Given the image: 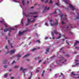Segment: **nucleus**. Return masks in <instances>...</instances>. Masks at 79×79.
I'll return each mask as SVG.
<instances>
[{
  "label": "nucleus",
  "mask_w": 79,
  "mask_h": 79,
  "mask_svg": "<svg viewBox=\"0 0 79 79\" xmlns=\"http://www.w3.org/2000/svg\"><path fill=\"white\" fill-rule=\"evenodd\" d=\"M57 56L59 58V60H56V63L58 64H60L61 63H62V64H65L66 61H67V60L66 59L64 58V57H63L62 56Z\"/></svg>",
  "instance_id": "1"
},
{
  "label": "nucleus",
  "mask_w": 79,
  "mask_h": 79,
  "mask_svg": "<svg viewBox=\"0 0 79 79\" xmlns=\"http://www.w3.org/2000/svg\"><path fill=\"white\" fill-rule=\"evenodd\" d=\"M71 76L72 77L74 78V79H76V78H79V76H79V74H75V73L74 72H72L71 73Z\"/></svg>",
  "instance_id": "2"
},
{
  "label": "nucleus",
  "mask_w": 79,
  "mask_h": 79,
  "mask_svg": "<svg viewBox=\"0 0 79 79\" xmlns=\"http://www.w3.org/2000/svg\"><path fill=\"white\" fill-rule=\"evenodd\" d=\"M66 15H64H64H60V18L61 19V20H63H63H66V21H67L68 20V19L67 18H66Z\"/></svg>",
  "instance_id": "3"
},
{
  "label": "nucleus",
  "mask_w": 79,
  "mask_h": 79,
  "mask_svg": "<svg viewBox=\"0 0 79 79\" xmlns=\"http://www.w3.org/2000/svg\"><path fill=\"white\" fill-rule=\"evenodd\" d=\"M35 21V19H27V23L26 24L27 25H28L29 24V23H33V22H34V21Z\"/></svg>",
  "instance_id": "4"
},
{
  "label": "nucleus",
  "mask_w": 79,
  "mask_h": 79,
  "mask_svg": "<svg viewBox=\"0 0 79 79\" xmlns=\"http://www.w3.org/2000/svg\"><path fill=\"white\" fill-rule=\"evenodd\" d=\"M58 19H55V21L56 23H54L53 24L51 23V26H56V25H58Z\"/></svg>",
  "instance_id": "5"
},
{
  "label": "nucleus",
  "mask_w": 79,
  "mask_h": 79,
  "mask_svg": "<svg viewBox=\"0 0 79 79\" xmlns=\"http://www.w3.org/2000/svg\"><path fill=\"white\" fill-rule=\"evenodd\" d=\"M15 52V51H14L13 50H11V51H8V52L6 53V54H7L8 53H10V54H13Z\"/></svg>",
  "instance_id": "6"
},
{
  "label": "nucleus",
  "mask_w": 79,
  "mask_h": 79,
  "mask_svg": "<svg viewBox=\"0 0 79 79\" xmlns=\"http://www.w3.org/2000/svg\"><path fill=\"white\" fill-rule=\"evenodd\" d=\"M10 29H11L12 30H14V29L13 28H6L4 30V32H6V31H9L10 32H11V30H10Z\"/></svg>",
  "instance_id": "7"
},
{
  "label": "nucleus",
  "mask_w": 79,
  "mask_h": 79,
  "mask_svg": "<svg viewBox=\"0 0 79 79\" xmlns=\"http://www.w3.org/2000/svg\"><path fill=\"white\" fill-rule=\"evenodd\" d=\"M27 69H25L23 70V69L22 67H21L20 68V70L22 71L23 70V75L24 76H25V71H26V70H27Z\"/></svg>",
  "instance_id": "8"
},
{
  "label": "nucleus",
  "mask_w": 79,
  "mask_h": 79,
  "mask_svg": "<svg viewBox=\"0 0 79 79\" xmlns=\"http://www.w3.org/2000/svg\"><path fill=\"white\" fill-rule=\"evenodd\" d=\"M26 30H24L23 31H22L21 32H20V31L19 33V36H21V35H22L23 34V33L24 32H26Z\"/></svg>",
  "instance_id": "9"
},
{
  "label": "nucleus",
  "mask_w": 79,
  "mask_h": 79,
  "mask_svg": "<svg viewBox=\"0 0 79 79\" xmlns=\"http://www.w3.org/2000/svg\"><path fill=\"white\" fill-rule=\"evenodd\" d=\"M50 50V48H48L46 49V52H45V53L46 55H47V53L49 52V50Z\"/></svg>",
  "instance_id": "10"
},
{
  "label": "nucleus",
  "mask_w": 79,
  "mask_h": 79,
  "mask_svg": "<svg viewBox=\"0 0 79 79\" xmlns=\"http://www.w3.org/2000/svg\"><path fill=\"white\" fill-rule=\"evenodd\" d=\"M16 56V58H17V61L18 60H19V58L21 56V55L19 54H18L16 56Z\"/></svg>",
  "instance_id": "11"
},
{
  "label": "nucleus",
  "mask_w": 79,
  "mask_h": 79,
  "mask_svg": "<svg viewBox=\"0 0 79 79\" xmlns=\"http://www.w3.org/2000/svg\"><path fill=\"white\" fill-rule=\"evenodd\" d=\"M30 53H28L26 55H25L22 58H24L25 57H27V56H30Z\"/></svg>",
  "instance_id": "12"
},
{
  "label": "nucleus",
  "mask_w": 79,
  "mask_h": 79,
  "mask_svg": "<svg viewBox=\"0 0 79 79\" xmlns=\"http://www.w3.org/2000/svg\"><path fill=\"white\" fill-rule=\"evenodd\" d=\"M29 14H30V15H35V14H37V12L35 11V12H30L29 13Z\"/></svg>",
  "instance_id": "13"
},
{
  "label": "nucleus",
  "mask_w": 79,
  "mask_h": 79,
  "mask_svg": "<svg viewBox=\"0 0 79 79\" xmlns=\"http://www.w3.org/2000/svg\"><path fill=\"white\" fill-rule=\"evenodd\" d=\"M47 8V6H46L44 7V11H45V10H47V11L48 10H49V9H50V8L48 7V8Z\"/></svg>",
  "instance_id": "14"
},
{
  "label": "nucleus",
  "mask_w": 79,
  "mask_h": 79,
  "mask_svg": "<svg viewBox=\"0 0 79 79\" xmlns=\"http://www.w3.org/2000/svg\"><path fill=\"white\" fill-rule=\"evenodd\" d=\"M51 34L52 37V39H55V37H54V33H53V32H51Z\"/></svg>",
  "instance_id": "15"
},
{
  "label": "nucleus",
  "mask_w": 79,
  "mask_h": 79,
  "mask_svg": "<svg viewBox=\"0 0 79 79\" xmlns=\"http://www.w3.org/2000/svg\"><path fill=\"white\" fill-rule=\"evenodd\" d=\"M63 2H64L66 4L68 3V0H63Z\"/></svg>",
  "instance_id": "16"
},
{
  "label": "nucleus",
  "mask_w": 79,
  "mask_h": 79,
  "mask_svg": "<svg viewBox=\"0 0 79 79\" xmlns=\"http://www.w3.org/2000/svg\"><path fill=\"white\" fill-rule=\"evenodd\" d=\"M70 8H72V10L73 11H74V7H73V6L70 5Z\"/></svg>",
  "instance_id": "17"
},
{
  "label": "nucleus",
  "mask_w": 79,
  "mask_h": 79,
  "mask_svg": "<svg viewBox=\"0 0 79 79\" xmlns=\"http://www.w3.org/2000/svg\"><path fill=\"white\" fill-rule=\"evenodd\" d=\"M44 73H45V70H43L41 75V76L42 77H43V76H44Z\"/></svg>",
  "instance_id": "18"
},
{
  "label": "nucleus",
  "mask_w": 79,
  "mask_h": 79,
  "mask_svg": "<svg viewBox=\"0 0 79 79\" xmlns=\"http://www.w3.org/2000/svg\"><path fill=\"white\" fill-rule=\"evenodd\" d=\"M14 68H19V66L18 65H15L14 66Z\"/></svg>",
  "instance_id": "19"
},
{
  "label": "nucleus",
  "mask_w": 79,
  "mask_h": 79,
  "mask_svg": "<svg viewBox=\"0 0 79 79\" xmlns=\"http://www.w3.org/2000/svg\"><path fill=\"white\" fill-rule=\"evenodd\" d=\"M39 56L35 58V60H39Z\"/></svg>",
  "instance_id": "20"
},
{
  "label": "nucleus",
  "mask_w": 79,
  "mask_h": 79,
  "mask_svg": "<svg viewBox=\"0 0 79 79\" xmlns=\"http://www.w3.org/2000/svg\"><path fill=\"white\" fill-rule=\"evenodd\" d=\"M59 35L60 36L57 37V39H60V38H61V34L59 33Z\"/></svg>",
  "instance_id": "21"
},
{
  "label": "nucleus",
  "mask_w": 79,
  "mask_h": 79,
  "mask_svg": "<svg viewBox=\"0 0 79 79\" xmlns=\"http://www.w3.org/2000/svg\"><path fill=\"white\" fill-rule=\"evenodd\" d=\"M32 72H31V77L27 79H31V77H32Z\"/></svg>",
  "instance_id": "22"
},
{
  "label": "nucleus",
  "mask_w": 79,
  "mask_h": 79,
  "mask_svg": "<svg viewBox=\"0 0 79 79\" xmlns=\"http://www.w3.org/2000/svg\"><path fill=\"white\" fill-rule=\"evenodd\" d=\"M23 19H22L21 20V23L22 24V25L23 26V25H24V23H23Z\"/></svg>",
  "instance_id": "23"
},
{
  "label": "nucleus",
  "mask_w": 79,
  "mask_h": 79,
  "mask_svg": "<svg viewBox=\"0 0 79 79\" xmlns=\"http://www.w3.org/2000/svg\"><path fill=\"white\" fill-rule=\"evenodd\" d=\"M36 42H38V43H39V44H40V40H37L36 41Z\"/></svg>",
  "instance_id": "24"
},
{
  "label": "nucleus",
  "mask_w": 79,
  "mask_h": 79,
  "mask_svg": "<svg viewBox=\"0 0 79 79\" xmlns=\"http://www.w3.org/2000/svg\"><path fill=\"white\" fill-rule=\"evenodd\" d=\"M6 61H7V60H5L3 62L4 64H6Z\"/></svg>",
  "instance_id": "25"
},
{
  "label": "nucleus",
  "mask_w": 79,
  "mask_h": 79,
  "mask_svg": "<svg viewBox=\"0 0 79 79\" xmlns=\"http://www.w3.org/2000/svg\"><path fill=\"white\" fill-rule=\"evenodd\" d=\"M25 16L27 18V17H29V16H30V15L29 14H28L27 15H25Z\"/></svg>",
  "instance_id": "26"
},
{
  "label": "nucleus",
  "mask_w": 79,
  "mask_h": 79,
  "mask_svg": "<svg viewBox=\"0 0 79 79\" xmlns=\"http://www.w3.org/2000/svg\"><path fill=\"white\" fill-rule=\"evenodd\" d=\"M14 63H16V62L15 61V60H13L12 63H11L12 64H13Z\"/></svg>",
  "instance_id": "27"
},
{
  "label": "nucleus",
  "mask_w": 79,
  "mask_h": 79,
  "mask_svg": "<svg viewBox=\"0 0 79 79\" xmlns=\"http://www.w3.org/2000/svg\"><path fill=\"white\" fill-rule=\"evenodd\" d=\"M55 5H57V6H58L59 5V3H55Z\"/></svg>",
  "instance_id": "28"
},
{
  "label": "nucleus",
  "mask_w": 79,
  "mask_h": 79,
  "mask_svg": "<svg viewBox=\"0 0 79 79\" xmlns=\"http://www.w3.org/2000/svg\"><path fill=\"white\" fill-rule=\"evenodd\" d=\"M54 32L55 34H57V33H58V32H57V31H55V30L54 31Z\"/></svg>",
  "instance_id": "29"
},
{
  "label": "nucleus",
  "mask_w": 79,
  "mask_h": 79,
  "mask_svg": "<svg viewBox=\"0 0 79 79\" xmlns=\"http://www.w3.org/2000/svg\"><path fill=\"white\" fill-rule=\"evenodd\" d=\"M22 4L23 5H24V0H22Z\"/></svg>",
  "instance_id": "30"
},
{
  "label": "nucleus",
  "mask_w": 79,
  "mask_h": 79,
  "mask_svg": "<svg viewBox=\"0 0 79 79\" xmlns=\"http://www.w3.org/2000/svg\"><path fill=\"white\" fill-rule=\"evenodd\" d=\"M48 0H47L45 1H44V3H48Z\"/></svg>",
  "instance_id": "31"
},
{
  "label": "nucleus",
  "mask_w": 79,
  "mask_h": 79,
  "mask_svg": "<svg viewBox=\"0 0 79 79\" xmlns=\"http://www.w3.org/2000/svg\"><path fill=\"white\" fill-rule=\"evenodd\" d=\"M7 76V74H5L4 75V77H6Z\"/></svg>",
  "instance_id": "32"
},
{
  "label": "nucleus",
  "mask_w": 79,
  "mask_h": 79,
  "mask_svg": "<svg viewBox=\"0 0 79 79\" xmlns=\"http://www.w3.org/2000/svg\"><path fill=\"white\" fill-rule=\"evenodd\" d=\"M4 22V21H0V23H3Z\"/></svg>",
  "instance_id": "33"
},
{
  "label": "nucleus",
  "mask_w": 79,
  "mask_h": 79,
  "mask_svg": "<svg viewBox=\"0 0 79 79\" xmlns=\"http://www.w3.org/2000/svg\"><path fill=\"white\" fill-rule=\"evenodd\" d=\"M52 1L51 0L49 2V4H50L51 3H52Z\"/></svg>",
  "instance_id": "34"
},
{
  "label": "nucleus",
  "mask_w": 79,
  "mask_h": 79,
  "mask_svg": "<svg viewBox=\"0 0 79 79\" xmlns=\"http://www.w3.org/2000/svg\"><path fill=\"white\" fill-rule=\"evenodd\" d=\"M78 17H76V19H79V14L78 15Z\"/></svg>",
  "instance_id": "35"
},
{
  "label": "nucleus",
  "mask_w": 79,
  "mask_h": 79,
  "mask_svg": "<svg viewBox=\"0 0 79 79\" xmlns=\"http://www.w3.org/2000/svg\"><path fill=\"white\" fill-rule=\"evenodd\" d=\"M37 50V48H33L32 50V51H34L35 50Z\"/></svg>",
  "instance_id": "36"
},
{
  "label": "nucleus",
  "mask_w": 79,
  "mask_h": 79,
  "mask_svg": "<svg viewBox=\"0 0 79 79\" xmlns=\"http://www.w3.org/2000/svg\"><path fill=\"white\" fill-rule=\"evenodd\" d=\"M29 68H30V69H33L34 67L30 66L29 67Z\"/></svg>",
  "instance_id": "37"
},
{
  "label": "nucleus",
  "mask_w": 79,
  "mask_h": 79,
  "mask_svg": "<svg viewBox=\"0 0 79 79\" xmlns=\"http://www.w3.org/2000/svg\"><path fill=\"white\" fill-rule=\"evenodd\" d=\"M43 60H39V61H38V63H40V62H41V61H42Z\"/></svg>",
  "instance_id": "38"
},
{
  "label": "nucleus",
  "mask_w": 79,
  "mask_h": 79,
  "mask_svg": "<svg viewBox=\"0 0 79 79\" xmlns=\"http://www.w3.org/2000/svg\"><path fill=\"white\" fill-rule=\"evenodd\" d=\"M7 65H4V68H7Z\"/></svg>",
  "instance_id": "39"
},
{
  "label": "nucleus",
  "mask_w": 79,
  "mask_h": 79,
  "mask_svg": "<svg viewBox=\"0 0 79 79\" xmlns=\"http://www.w3.org/2000/svg\"><path fill=\"white\" fill-rule=\"evenodd\" d=\"M66 43H67V44L68 45H69V44L68 43V41H66Z\"/></svg>",
  "instance_id": "40"
},
{
  "label": "nucleus",
  "mask_w": 79,
  "mask_h": 79,
  "mask_svg": "<svg viewBox=\"0 0 79 79\" xmlns=\"http://www.w3.org/2000/svg\"><path fill=\"white\" fill-rule=\"evenodd\" d=\"M61 24L63 25L64 24V21H62L61 22Z\"/></svg>",
  "instance_id": "41"
},
{
  "label": "nucleus",
  "mask_w": 79,
  "mask_h": 79,
  "mask_svg": "<svg viewBox=\"0 0 79 79\" xmlns=\"http://www.w3.org/2000/svg\"><path fill=\"white\" fill-rule=\"evenodd\" d=\"M54 57H55V55L53 56L52 57L50 58H54Z\"/></svg>",
  "instance_id": "42"
},
{
  "label": "nucleus",
  "mask_w": 79,
  "mask_h": 79,
  "mask_svg": "<svg viewBox=\"0 0 79 79\" xmlns=\"http://www.w3.org/2000/svg\"><path fill=\"white\" fill-rule=\"evenodd\" d=\"M36 35L38 37V36H39V34H38L37 33H36Z\"/></svg>",
  "instance_id": "43"
},
{
  "label": "nucleus",
  "mask_w": 79,
  "mask_h": 79,
  "mask_svg": "<svg viewBox=\"0 0 79 79\" xmlns=\"http://www.w3.org/2000/svg\"><path fill=\"white\" fill-rule=\"evenodd\" d=\"M37 17H38V16H35L33 17V18H37Z\"/></svg>",
  "instance_id": "44"
},
{
  "label": "nucleus",
  "mask_w": 79,
  "mask_h": 79,
  "mask_svg": "<svg viewBox=\"0 0 79 79\" xmlns=\"http://www.w3.org/2000/svg\"><path fill=\"white\" fill-rule=\"evenodd\" d=\"M45 25H46V26H48V24H47V23H45Z\"/></svg>",
  "instance_id": "45"
},
{
  "label": "nucleus",
  "mask_w": 79,
  "mask_h": 79,
  "mask_svg": "<svg viewBox=\"0 0 79 79\" xmlns=\"http://www.w3.org/2000/svg\"><path fill=\"white\" fill-rule=\"evenodd\" d=\"M65 56H66L67 57H68L69 56V55L68 54H67L65 55Z\"/></svg>",
  "instance_id": "46"
},
{
  "label": "nucleus",
  "mask_w": 79,
  "mask_h": 79,
  "mask_svg": "<svg viewBox=\"0 0 79 79\" xmlns=\"http://www.w3.org/2000/svg\"><path fill=\"white\" fill-rule=\"evenodd\" d=\"M76 43H77V44H78V43H79V41H76Z\"/></svg>",
  "instance_id": "47"
},
{
  "label": "nucleus",
  "mask_w": 79,
  "mask_h": 79,
  "mask_svg": "<svg viewBox=\"0 0 79 79\" xmlns=\"http://www.w3.org/2000/svg\"><path fill=\"white\" fill-rule=\"evenodd\" d=\"M5 48H6V49H7V50H8V47H7V46H6V47H5Z\"/></svg>",
  "instance_id": "48"
},
{
  "label": "nucleus",
  "mask_w": 79,
  "mask_h": 79,
  "mask_svg": "<svg viewBox=\"0 0 79 79\" xmlns=\"http://www.w3.org/2000/svg\"><path fill=\"white\" fill-rule=\"evenodd\" d=\"M4 25L5 26V27H7V25L6 24H4Z\"/></svg>",
  "instance_id": "49"
},
{
  "label": "nucleus",
  "mask_w": 79,
  "mask_h": 79,
  "mask_svg": "<svg viewBox=\"0 0 79 79\" xmlns=\"http://www.w3.org/2000/svg\"><path fill=\"white\" fill-rule=\"evenodd\" d=\"M12 58H13L10 57H9V60H11V59H12Z\"/></svg>",
  "instance_id": "50"
},
{
  "label": "nucleus",
  "mask_w": 79,
  "mask_h": 79,
  "mask_svg": "<svg viewBox=\"0 0 79 79\" xmlns=\"http://www.w3.org/2000/svg\"><path fill=\"white\" fill-rule=\"evenodd\" d=\"M10 79H14V77H10Z\"/></svg>",
  "instance_id": "51"
},
{
  "label": "nucleus",
  "mask_w": 79,
  "mask_h": 79,
  "mask_svg": "<svg viewBox=\"0 0 79 79\" xmlns=\"http://www.w3.org/2000/svg\"><path fill=\"white\" fill-rule=\"evenodd\" d=\"M78 64H79V63H77V64H75V65H78Z\"/></svg>",
  "instance_id": "52"
},
{
  "label": "nucleus",
  "mask_w": 79,
  "mask_h": 79,
  "mask_svg": "<svg viewBox=\"0 0 79 79\" xmlns=\"http://www.w3.org/2000/svg\"><path fill=\"white\" fill-rule=\"evenodd\" d=\"M74 46H76V43H74Z\"/></svg>",
  "instance_id": "53"
},
{
  "label": "nucleus",
  "mask_w": 79,
  "mask_h": 79,
  "mask_svg": "<svg viewBox=\"0 0 79 79\" xmlns=\"http://www.w3.org/2000/svg\"><path fill=\"white\" fill-rule=\"evenodd\" d=\"M64 48L62 47V48L60 50H64Z\"/></svg>",
  "instance_id": "54"
},
{
  "label": "nucleus",
  "mask_w": 79,
  "mask_h": 79,
  "mask_svg": "<svg viewBox=\"0 0 79 79\" xmlns=\"http://www.w3.org/2000/svg\"><path fill=\"white\" fill-rule=\"evenodd\" d=\"M72 67H76V66H75V65H73L72 66Z\"/></svg>",
  "instance_id": "55"
},
{
  "label": "nucleus",
  "mask_w": 79,
  "mask_h": 79,
  "mask_svg": "<svg viewBox=\"0 0 79 79\" xmlns=\"http://www.w3.org/2000/svg\"><path fill=\"white\" fill-rule=\"evenodd\" d=\"M70 34H72V35H73V33H72V32H70Z\"/></svg>",
  "instance_id": "56"
},
{
  "label": "nucleus",
  "mask_w": 79,
  "mask_h": 79,
  "mask_svg": "<svg viewBox=\"0 0 79 79\" xmlns=\"http://www.w3.org/2000/svg\"><path fill=\"white\" fill-rule=\"evenodd\" d=\"M68 28H69V27L68 26L67 27V31H68Z\"/></svg>",
  "instance_id": "57"
},
{
  "label": "nucleus",
  "mask_w": 79,
  "mask_h": 79,
  "mask_svg": "<svg viewBox=\"0 0 79 79\" xmlns=\"http://www.w3.org/2000/svg\"><path fill=\"white\" fill-rule=\"evenodd\" d=\"M56 13V10L54 12V14H55V13Z\"/></svg>",
  "instance_id": "58"
},
{
  "label": "nucleus",
  "mask_w": 79,
  "mask_h": 79,
  "mask_svg": "<svg viewBox=\"0 0 79 79\" xmlns=\"http://www.w3.org/2000/svg\"><path fill=\"white\" fill-rule=\"evenodd\" d=\"M26 60L27 61H29V60L28 59H27Z\"/></svg>",
  "instance_id": "59"
},
{
  "label": "nucleus",
  "mask_w": 79,
  "mask_h": 79,
  "mask_svg": "<svg viewBox=\"0 0 79 79\" xmlns=\"http://www.w3.org/2000/svg\"><path fill=\"white\" fill-rule=\"evenodd\" d=\"M69 26H71V27H72V25H71V24H69Z\"/></svg>",
  "instance_id": "60"
},
{
  "label": "nucleus",
  "mask_w": 79,
  "mask_h": 79,
  "mask_svg": "<svg viewBox=\"0 0 79 79\" xmlns=\"http://www.w3.org/2000/svg\"><path fill=\"white\" fill-rule=\"evenodd\" d=\"M75 61H76V62H77L79 61V60H75Z\"/></svg>",
  "instance_id": "61"
},
{
  "label": "nucleus",
  "mask_w": 79,
  "mask_h": 79,
  "mask_svg": "<svg viewBox=\"0 0 79 79\" xmlns=\"http://www.w3.org/2000/svg\"><path fill=\"white\" fill-rule=\"evenodd\" d=\"M47 39H48V37H47L45 38V40H46Z\"/></svg>",
  "instance_id": "62"
},
{
  "label": "nucleus",
  "mask_w": 79,
  "mask_h": 79,
  "mask_svg": "<svg viewBox=\"0 0 79 79\" xmlns=\"http://www.w3.org/2000/svg\"><path fill=\"white\" fill-rule=\"evenodd\" d=\"M50 22H51V23H52V19H51L50 20Z\"/></svg>",
  "instance_id": "63"
},
{
  "label": "nucleus",
  "mask_w": 79,
  "mask_h": 79,
  "mask_svg": "<svg viewBox=\"0 0 79 79\" xmlns=\"http://www.w3.org/2000/svg\"><path fill=\"white\" fill-rule=\"evenodd\" d=\"M54 7H55V5H53V7L54 8Z\"/></svg>",
  "instance_id": "64"
}]
</instances>
